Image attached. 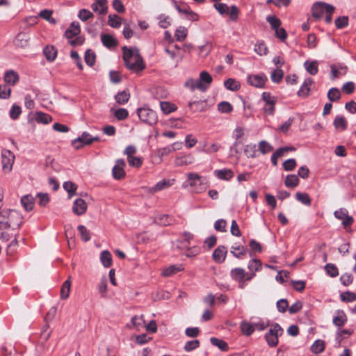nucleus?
I'll return each instance as SVG.
<instances>
[{
    "mask_svg": "<svg viewBox=\"0 0 356 356\" xmlns=\"http://www.w3.org/2000/svg\"><path fill=\"white\" fill-rule=\"evenodd\" d=\"M123 59L126 67L134 72H140L145 68V64L139 51L136 48H127L124 47Z\"/></svg>",
    "mask_w": 356,
    "mask_h": 356,
    "instance_id": "nucleus-1",
    "label": "nucleus"
},
{
    "mask_svg": "<svg viewBox=\"0 0 356 356\" xmlns=\"http://www.w3.org/2000/svg\"><path fill=\"white\" fill-rule=\"evenodd\" d=\"M78 17L81 21L86 22L88 19L92 18L94 17V15L92 12H90L88 10L81 9L79 12Z\"/></svg>",
    "mask_w": 356,
    "mask_h": 356,
    "instance_id": "nucleus-60",
    "label": "nucleus"
},
{
    "mask_svg": "<svg viewBox=\"0 0 356 356\" xmlns=\"http://www.w3.org/2000/svg\"><path fill=\"white\" fill-rule=\"evenodd\" d=\"M44 54L48 60L53 61L56 57L57 51L53 46H47L44 49Z\"/></svg>",
    "mask_w": 356,
    "mask_h": 356,
    "instance_id": "nucleus-44",
    "label": "nucleus"
},
{
    "mask_svg": "<svg viewBox=\"0 0 356 356\" xmlns=\"http://www.w3.org/2000/svg\"><path fill=\"white\" fill-rule=\"evenodd\" d=\"M88 208L87 203L81 198L74 200L72 206V211L77 216H81L86 212Z\"/></svg>",
    "mask_w": 356,
    "mask_h": 356,
    "instance_id": "nucleus-15",
    "label": "nucleus"
},
{
    "mask_svg": "<svg viewBox=\"0 0 356 356\" xmlns=\"http://www.w3.org/2000/svg\"><path fill=\"white\" fill-rule=\"evenodd\" d=\"M160 106L161 111L165 114H170L177 109V106H175V104L170 103L168 102H161Z\"/></svg>",
    "mask_w": 356,
    "mask_h": 356,
    "instance_id": "nucleus-43",
    "label": "nucleus"
},
{
    "mask_svg": "<svg viewBox=\"0 0 356 356\" xmlns=\"http://www.w3.org/2000/svg\"><path fill=\"white\" fill-rule=\"evenodd\" d=\"M137 114L143 122L149 125L157 122L158 118L156 112L149 108L143 107L137 110Z\"/></svg>",
    "mask_w": 356,
    "mask_h": 356,
    "instance_id": "nucleus-7",
    "label": "nucleus"
},
{
    "mask_svg": "<svg viewBox=\"0 0 356 356\" xmlns=\"http://www.w3.org/2000/svg\"><path fill=\"white\" fill-rule=\"evenodd\" d=\"M227 250V248L224 245H220L213 252V259L218 264H222L225 260Z\"/></svg>",
    "mask_w": 356,
    "mask_h": 356,
    "instance_id": "nucleus-16",
    "label": "nucleus"
},
{
    "mask_svg": "<svg viewBox=\"0 0 356 356\" xmlns=\"http://www.w3.org/2000/svg\"><path fill=\"white\" fill-rule=\"evenodd\" d=\"M313 83V80L311 78H307L305 80L303 84L298 91V95L299 97H307L309 92L310 91V86Z\"/></svg>",
    "mask_w": 356,
    "mask_h": 356,
    "instance_id": "nucleus-21",
    "label": "nucleus"
},
{
    "mask_svg": "<svg viewBox=\"0 0 356 356\" xmlns=\"http://www.w3.org/2000/svg\"><path fill=\"white\" fill-rule=\"evenodd\" d=\"M333 323L337 326V327H341L343 326L345 323L347 321V317L345 314V313H342L340 315H338L337 316H334L333 318Z\"/></svg>",
    "mask_w": 356,
    "mask_h": 356,
    "instance_id": "nucleus-62",
    "label": "nucleus"
},
{
    "mask_svg": "<svg viewBox=\"0 0 356 356\" xmlns=\"http://www.w3.org/2000/svg\"><path fill=\"white\" fill-rule=\"evenodd\" d=\"M254 50L259 56H264L268 53V48L263 42L255 44Z\"/></svg>",
    "mask_w": 356,
    "mask_h": 356,
    "instance_id": "nucleus-61",
    "label": "nucleus"
},
{
    "mask_svg": "<svg viewBox=\"0 0 356 356\" xmlns=\"http://www.w3.org/2000/svg\"><path fill=\"white\" fill-rule=\"evenodd\" d=\"M125 165V161L122 159L116 161L115 165L113 166L112 170L114 179H121L125 177V172L124 170Z\"/></svg>",
    "mask_w": 356,
    "mask_h": 356,
    "instance_id": "nucleus-13",
    "label": "nucleus"
},
{
    "mask_svg": "<svg viewBox=\"0 0 356 356\" xmlns=\"http://www.w3.org/2000/svg\"><path fill=\"white\" fill-rule=\"evenodd\" d=\"M108 24L113 28H119L121 25V18L117 15H110L108 17Z\"/></svg>",
    "mask_w": 356,
    "mask_h": 356,
    "instance_id": "nucleus-46",
    "label": "nucleus"
},
{
    "mask_svg": "<svg viewBox=\"0 0 356 356\" xmlns=\"http://www.w3.org/2000/svg\"><path fill=\"white\" fill-rule=\"evenodd\" d=\"M334 126L337 129L345 130L347 127V122L343 116L337 115L334 120Z\"/></svg>",
    "mask_w": 356,
    "mask_h": 356,
    "instance_id": "nucleus-34",
    "label": "nucleus"
},
{
    "mask_svg": "<svg viewBox=\"0 0 356 356\" xmlns=\"http://www.w3.org/2000/svg\"><path fill=\"white\" fill-rule=\"evenodd\" d=\"M11 89L7 85H0V99H7L10 97Z\"/></svg>",
    "mask_w": 356,
    "mask_h": 356,
    "instance_id": "nucleus-58",
    "label": "nucleus"
},
{
    "mask_svg": "<svg viewBox=\"0 0 356 356\" xmlns=\"http://www.w3.org/2000/svg\"><path fill=\"white\" fill-rule=\"evenodd\" d=\"M184 268L181 265H171L165 268L162 271V275L164 277H170L178 272L183 270Z\"/></svg>",
    "mask_w": 356,
    "mask_h": 356,
    "instance_id": "nucleus-25",
    "label": "nucleus"
},
{
    "mask_svg": "<svg viewBox=\"0 0 356 356\" xmlns=\"http://www.w3.org/2000/svg\"><path fill=\"white\" fill-rule=\"evenodd\" d=\"M170 298V294L168 291L164 290H158L152 293V299L155 301L161 300H168Z\"/></svg>",
    "mask_w": 356,
    "mask_h": 356,
    "instance_id": "nucleus-38",
    "label": "nucleus"
},
{
    "mask_svg": "<svg viewBox=\"0 0 356 356\" xmlns=\"http://www.w3.org/2000/svg\"><path fill=\"white\" fill-rule=\"evenodd\" d=\"M246 252L245 248L243 245L232 246L231 254L236 258H241Z\"/></svg>",
    "mask_w": 356,
    "mask_h": 356,
    "instance_id": "nucleus-52",
    "label": "nucleus"
},
{
    "mask_svg": "<svg viewBox=\"0 0 356 356\" xmlns=\"http://www.w3.org/2000/svg\"><path fill=\"white\" fill-rule=\"evenodd\" d=\"M210 342L213 346H217L222 351H227L229 350L227 343L222 339L211 337L210 339Z\"/></svg>",
    "mask_w": 356,
    "mask_h": 356,
    "instance_id": "nucleus-31",
    "label": "nucleus"
},
{
    "mask_svg": "<svg viewBox=\"0 0 356 356\" xmlns=\"http://www.w3.org/2000/svg\"><path fill=\"white\" fill-rule=\"evenodd\" d=\"M266 20L273 30L279 28L281 24V21L275 16L269 15L266 17Z\"/></svg>",
    "mask_w": 356,
    "mask_h": 356,
    "instance_id": "nucleus-63",
    "label": "nucleus"
},
{
    "mask_svg": "<svg viewBox=\"0 0 356 356\" xmlns=\"http://www.w3.org/2000/svg\"><path fill=\"white\" fill-rule=\"evenodd\" d=\"M334 10L335 8L332 5L322 1L314 3L312 7L313 17L321 19L325 15V21L327 24L332 22V15Z\"/></svg>",
    "mask_w": 356,
    "mask_h": 356,
    "instance_id": "nucleus-3",
    "label": "nucleus"
},
{
    "mask_svg": "<svg viewBox=\"0 0 356 356\" xmlns=\"http://www.w3.org/2000/svg\"><path fill=\"white\" fill-rule=\"evenodd\" d=\"M296 200L306 206H310L312 203L311 198L306 193L297 192L296 193Z\"/></svg>",
    "mask_w": 356,
    "mask_h": 356,
    "instance_id": "nucleus-41",
    "label": "nucleus"
},
{
    "mask_svg": "<svg viewBox=\"0 0 356 356\" xmlns=\"http://www.w3.org/2000/svg\"><path fill=\"white\" fill-rule=\"evenodd\" d=\"M284 76L283 70L281 68H276L271 74L270 78L273 82L279 83Z\"/></svg>",
    "mask_w": 356,
    "mask_h": 356,
    "instance_id": "nucleus-49",
    "label": "nucleus"
},
{
    "mask_svg": "<svg viewBox=\"0 0 356 356\" xmlns=\"http://www.w3.org/2000/svg\"><path fill=\"white\" fill-rule=\"evenodd\" d=\"M63 188L68 193L69 198H71L72 195H75L77 189L76 185L72 181L64 182Z\"/></svg>",
    "mask_w": 356,
    "mask_h": 356,
    "instance_id": "nucleus-45",
    "label": "nucleus"
},
{
    "mask_svg": "<svg viewBox=\"0 0 356 356\" xmlns=\"http://www.w3.org/2000/svg\"><path fill=\"white\" fill-rule=\"evenodd\" d=\"M261 99L264 102L263 106L264 112L266 115H273L275 112L276 98L272 96L270 92H264L261 94Z\"/></svg>",
    "mask_w": 356,
    "mask_h": 356,
    "instance_id": "nucleus-8",
    "label": "nucleus"
},
{
    "mask_svg": "<svg viewBox=\"0 0 356 356\" xmlns=\"http://www.w3.org/2000/svg\"><path fill=\"white\" fill-rule=\"evenodd\" d=\"M29 40V35L24 32H20L15 38V44L17 47H25L28 45Z\"/></svg>",
    "mask_w": 356,
    "mask_h": 356,
    "instance_id": "nucleus-23",
    "label": "nucleus"
},
{
    "mask_svg": "<svg viewBox=\"0 0 356 356\" xmlns=\"http://www.w3.org/2000/svg\"><path fill=\"white\" fill-rule=\"evenodd\" d=\"M225 87L232 91H236L239 89L240 85L234 79H228L224 83Z\"/></svg>",
    "mask_w": 356,
    "mask_h": 356,
    "instance_id": "nucleus-50",
    "label": "nucleus"
},
{
    "mask_svg": "<svg viewBox=\"0 0 356 356\" xmlns=\"http://www.w3.org/2000/svg\"><path fill=\"white\" fill-rule=\"evenodd\" d=\"M81 32L79 23L73 22L71 23L70 27L66 30L65 35L69 39V43L72 46L81 45L84 42V38L79 36Z\"/></svg>",
    "mask_w": 356,
    "mask_h": 356,
    "instance_id": "nucleus-5",
    "label": "nucleus"
},
{
    "mask_svg": "<svg viewBox=\"0 0 356 356\" xmlns=\"http://www.w3.org/2000/svg\"><path fill=\"white\" fill-rule=\"evenodd\" d=\"M98 137H92L89 133L85 131L81 136L78 137L72 141V145L76 149H81L85 145H90L94 141H98Z\"/></svg>",
    "mask_w": 356,
    "mask_h": 356,
    "instance_id": "nucleus-10",
    "label": "nucleus"
},
{
    "mask_svg": "<svg viewBox=\"0 0 356 356\" xmlns=\"http://www.w3.org/2000/svg\"><path fill=\"white\" fill-rule=\"evenodd\" d=\"M242 333L245 336H250L254 331L253 323L247 321H242L240 325Z\"/></svg>",
    "mask_w": 356,
    "mask_h": 356,
    "instance_id": "nucleus-29",
    "label": "nucleus"
},
{
    "mask_svg": "<svg viewBox=\"0 0 356 356\" xmlns=\"http://www.w3.org/2000/svg\"><path fill=\"white\" fill-rule=\"evenodd\" d=\"M98 291L102 297H105L107 293V278L103 276L101 279L100 283L98 285Z\"/></svg>",
    "mask_w": 356,
    "mask_h": 356,
    "instance_id": "nucleus-51",
    "label": "nucleus"
},
{
    "mask_svg": "<svg viewBox=\"0 0 356 356\" xmlns=\"http://www.w3.org/2000/svg\"><path fill=\"white\" fill-rule=\"evenodd\" d=\"M85 61L87 65L92 66L95 62V54L90 49H88L85 54Z\"/></svg>",
    "mask_w": 356,
    "mask_h": 356,
    "instance_id": "nucleus-64",
    "label": "nucleus"
},
{
    "mask_svg": "<svg viewBox=\"0 0 356 356\" xmlns=\"http://www.w3.org/2000/svg\"><path fill=\"white\" fill-rule=\"evenodd\" d=\"M100 260L102 265L108 268L112 265V255L108 250H104L101 253Z\"/></svg>",
    "mask_w": 356,
    "mask_h": 356,
    "instance_id": "nucleus-28",
    "label": "nucleus"
},
{
    "mask_svg": "<svg viewBox=\"0 0 356 356\" xmlns=\"http://www.w3.org/2000/svg\"><path fill=\"white\" fill-rule=\"evenodd\" d=\"M325 270L327 274L332 277H335L339 275L338 268L333 264H327L325 266Z\"/></svg>",
    "mask_w": 356,
    "mask_h": 356,
    "instance_id": "nucleus-55",
    "label": "nucleus"
},
{
    "mask_svg": "<svg viewBox=\"0 0 356 356\" xmlns=\"http://www.w3.org/2000/svg\"><path fill=\"white\" fill-rule=\"evenodd\" d=\"M91 7L95 12L99 15H105L108 11L107 0H95Z\"/></svg>",
    "mask_w": 356,
    "mask_h": 356,
    "instance_id": "nucleus-17",
    "label": "nucleus"
},
{
    "mask_svg": "<svg viewBox=\"0 0 356 356\" xmlns=\"http://www.w3.org/2000/svg\"><path fill=\"white\" fill-rule=\"evenodd\" d=\"M220 148V145L218 143H213L210 146H207V145L205 143L202 151L207 154H211L218 152Z\"/></svg>",
    "mask_w": 356,
    "mask_h": 356,
    "instance_id": "nucleus-59",
    "label": "nucleus"
},
{
    "mask_svg": "<svg viewBox=\"0 0 356 356\" xmlns=\"http://www.w3.org/2000/svg\"><path fill=\"white\" fill-rule=\"evenodd\" d=\"M194 162V157L191 154H186L177 156L175 160L177 166H185L192 164Z\"/></svg>",
    "mask_w": 356,
    "mask_h": 356,
    "instance_id": "nucleus-20",
    "label": "nucleus"
},
{
    "mask_svg": "<svg viewBox=\"0 0 356 356\" xmlns=\"http://www.w3.org/2000/svg\"><path fill=\"white\" fill-rule=\"evenodd\" d=\"M248 268L250 271L255 273L261 270V262L259 259H254L249 262Z\"/></svg>",
    "mask_w": 356,
    "mask_h": 356,
    "instance_id": "nucleus-54",
    "label": "nucleus"
},
{
    "mask_svg": "<svg viewBox=\"0 0 356 356\" xmlns=\"http://www.w3.org/2000/svg\"><path fill=\"white\" fill-rule=\"evenodd\" d=\"M218 109L220 113H229L232 111L233 107L228 102H221L218 105Z\"/></svg>",
    "mask_w": 356,
    "mask_h": 356,
    "instance_id": "nucleus-56",
    "label": "nucleus"
},
{
    "mask_svg": "<svg viewBox=\"0 0 356 356\" xmlns=\"http://www.w3.org/2000/svg\"><path fill=\"white\" fill-rule=\"evenodd\" d=\"M21 203L26 211H30L34 207V197L31 195H24L21 198Z\"/></svg>",
    "mask_w": 356,
    "mask_h": 356,
    "instance_id": "nucleus-22",
    "label": "nucleus"
},
{
    "mask_svg": "<svg viewBox=\"0 0 356 356\" xmlns=\"http://www.w3.org/2000/svg\"><path fill=\"white\" fill-rule=\"evenodd\" d=\"M211 82V76L207 72L202 71L200 74L199 79H190L187 80L184 83V86L190 88L191 90L197 89L202 92H204L209 88Z\"/></svg>",
    "mask_w": 356,
    "mask_h": 356,
    "instance_id": "nucleus-4",
    "label": "nucleus"
},
{
    "mask_svg": "<svg viewBox=\"0 0 356 356\" xmlns=\"http://www.w3.org/2000/svg\"><path fill=\"white\" fill-rule=\"evenodd\" d=\"M101 40L102 44L108 48H112L117 45L116 40L111 35L102 34L101 35Z\"/></svg>",
    "mask_w": 356,
    "mask_h": 356,
    "instance_id": "nucleus-26",
    "label": "nucleus"
},
{
    "mask_svg": "<svg viewBox=\"0 0 356 356\" xmlns=\"http://www.w3.org/2000/svg\"><path fill=\"white\" fill-rule=\"evenodd\" d=\"M325 350V342L323 340H316L311 347V350L314 354H318Z\"/></svg>",
    "mask_w": 356,
    "mask_h": 356,
    "instance_id": "nucleus-40",
    "label": "nucleus"
},
{
    "mask_svg": "<svg viewBox=\"0 0 356 356\" xmlns=\"http://www.w3.org/2000/svg\"><path fill=\"white\" fill-rule=\"evenodd\" d=\"M188 35V30L184 26H180L175 31V37L177 41H184Z\"/></svg>",
    "mask_w": 356,
    "mask_h": 356,
    "instance_id": "nucleus-39",
    "label": "nucleus"
},
{
    "mask_svg": "<svg viewBox=\"0 0 356 356\" xmlns=\"http://www.w3.org/2000/svg\"><path fill=\"white\" fill-rule=\"evenodd\" d=\"M188 106L194 112H202L206 109L207 103L204 101H194L190 102Z\"/></svg>",
    "mask_w": 356,
    "mask_h": 356,
    "instance_id": "nucleus-27",
    "label": "nucleus"
},
{
    "mask_svg": "<svg viewBox=\"0 0 356 356\" xmlns=\"http://www.w3.org/2000/svg\"><path fill=\"white\" fill-rule=\"evenodd\" d=\"M244 154L248 158H255L257 157V149L255 144H248L244 147Z\"/></svg>",
    "mask_w": 356,
    "mask_h": 356,
    "instance_id": "nucleus-35",
    "label": "nucleus"
},
{
    "mask_svg": "<svg viewBox=\"0 0 356 356\" xmlns=\"http://www.w3.org/2000/svg\"><path fill=\"white\" fill-rule=\"evenodd\" d=\"M304 65L305 67V69L307 71L311 74V75H315L318 73V63L316 60L309 62L306 61L304 63Z\"/></svg>",
    "mask_w": 356,
    "mask_h": 356,
    "instance_id": "nucleus-42",
    "label": "nucleus"
},
{
    "mask_svg": "<svg viewBox=\"0 0 356 356\" xmlns=\"http://www.w3.org/2000/svg\"><path fill=\"white\" fill-rule=\"evenodd\" d=\"M130 98V94L127 90H123L118 92L115 96V99L119 104H126Z\"/></svg>",
    "mask_w": 356,
    "mask_h": 356,
    "instance_id": "nucleus-36",
    "label": "nucleus"
},
{
    "mask_svg": "<svg viewBox=\"0 0 356 356\" xmlns=\"http://www.w3.org/2000/svg\"><path fill=\"white\" fill-rule=\"evenodd\" d=\"M200 341L197 339L188 341L185 343L184 350L186 352L192 351L200 346Z\"/></svg>",
    "mask_w": 356,
    "mask_h": 356,
    "instance_id": "nucleus-57",
    "label": "nucleus"
},
{
    "mask_svg": "<svg viewBox=\"0 0 356 356\" xmlns=\"http://www.w3.org/2000/svg\"><path fill=\"white\" fill-rule=\"evenodd\" d=\"M4 81L6 83L14 86L19 81V75L14 70H8L5 73Z\"/></svg>",
    "mask_w": 356,
    "mask_h": 356,
    "instance_id": "nucleus-24",
    "label": "nucleus"
},
{
    "mask_svg": "<svg viewBox=\"0 0 356 356\" xmlns=\"http://www.w3.org/2000/svg\"><path fill=\"white\" fill-rule=\"evenodd\" d=\"M230 275L233 280L238 282L239 287L243 289L244 287L245 277L246 275L245 270L241 268H236L231 270Z\"/></svg>",
    "mask_w": 356,
    "mask_h": 356,
    "instance_id": "nucleus-14",
    "label": "nucleus"
},
{
    "mask_svg": "<svg viewBox=\"0 0 356 356\" xmlns=\"http://www.w3.org/2000/svg\"><path fill=\"white\" fill-rule=\"evenodd\" d=\"M15 161V155L8 149H3L1 152L2 170L5 173L10 172L13 169Z\"/></svg>",
    "mask_w": 356,
    "mask_h": 356,
    "instance_id": "nucleus-9",
    "label": "nucleus"
},
{
    "mask_svg": "<svg viewBox=\"0 0 356 356\" xmlns=\"http://www.w3.org/2000/svg\"><path fill=\"white\" fill-rule=\"evenodd\" d=\"M332 69V79H335L342 75L346 74L347 71V67L346 66H339L337 67L335 65H332L331 67Z\"/></svg>",
    "mask_w": 356,
    "mask_h": 356,
    "instance_id": "nucleus-32",
    "label": "nucleus"
},
{
    "mask_svg": "<svg viewBox=\"0 0 356 356\" xmlns=\"http://www.w3.org/2000/svg\"><path fill=\"white\" fill-rule=\"evenodd\" d=\"M70 277L63 284L60 289V297L62 299H66L68 298L70 288H71V282L70 280Z\"/></svg>",
    "mask_w": 356,
    "mask_h": 356,
    "instance_id": "nucleus-37",
    "label": "nucleus"
},
{
    "mask_svg": "<svg viewBox=\"0 0 356 356\" xmlns=\"http://www.w3.org/2000/svg\"><path fill=\"white\" fill-rule=\"evenodd\" d=\"M267 80V76L264 74L261 73L258 74H250L248 76L247 82L248 84L255 88H263Z\"/></svg>",
    "mask_w": 356,
    "mask_h": 356,
    "instance_id": "nucleus-12",
    "label": "nucleus"
},
{
    "mask_svg": "<svg viewBox=\"0 0 356 356\" xmlns=\"http://www.w3.org/2000/svg\"><path fill=\"white\" fill-rule=\"evenodd\" d=\"M23 222V217L16 210L3 209L0 211V229H16Z\"/></svg>",
    "mask_w": 356,
    "mask_h": 356,
    "instance_id": "nucleus-2",
    "label": "nucleus"
},
{
    "mask_svg": "<svg viewBox=\"0 0 356 356\" xmlns=\"http://www.w3.org/2000/svg\"><path fill=\"white\" fill-rule=\"evenodd\" d=\"M258 148L263 154H266L273 149V146L266 140L260 141L258 145Z\"/></svg>",
    "mask_w": 356,
    "mask_h": 356,
    "instance_id": "nucleus-47",
    "label": "nucleus"
},
{
    "mask_svg": "<svg viewBox=\"0 0 356 356\" xmlns=\"http://www.w3.org/2000/svg\"><path fill=\"white\" fill-rule=\"evenodd\" d=\"M35 115V121L38 123L47 124L52 121V118L50 115L42 112H37Z\"/></svg>",
    "mask_w": 356,
    "mask_h": 356,
    "instance_id": "nucleus-30",
    "label": "nucleus"
},
{
    "mask_svg": "<svg viewBox=\"0 0 356 356\" xmlns=\"http://www.w3.org/2000/svg\"><path fill=\"white\" fill-rule=\"evenodd\" d=\"M334 216L338 220H341V224L344 228L351 226L354 222V219L348 215V211L345 208H341L334 212Z\"/></svg>",
    "mask_w": 356,
    "mask_h": 356,
    "instance_id": "nucleus-11",
    "label": "nucleus"
},
{
    "mask_svg": "<svg viewBox=\"0 0 356 356\" xmlns=\"http://www.w3.org/2000/svg\"><path fill=\"white\" fill-rule=\"evenodd\" d=\"M52 10H42L40 12L39 16L45 20L49 22L51 24H56V21L54 18L51 17L52 15Z\"/></svg>",
    "mask_w": 356,
    "mask_h": 356,
    "instance_id": "nucleus-53",
    "label": "nucleus"
},
{
    "mask_svg": "<svg viewBox=\"0 0 356 356\" xmlns=\"http://www.w3.org/2000/svg\"><path fill=\"white\" fill-rule=\"evenodd\" d=\"M327 98L331 102H336L341 98L340 90L337 88H332L327 92Z\"/></svg>",
    "mask_w": 356,
    "mask_h": 356,
    "instance_id": "nucleus-48",
    "label": "nucleus"
},
{
    "mask_svg": "<svg viewBox=\"0 0 356 356\" xmlns=\"http://www.w3.org/2000/svg\"><path fill=\"white\" fill-rule=\"evenodd\" d=\"M284 184L288 188H295L299 184V179L296 175H289L286 177Z\"/></svg>",
    "mask_w": 356,
    "mask_h": 356,
    "instance_id": "nucleus-33",
    "label": "nucleus"
},
{
    "mask_svg": "<svg viewBox=\"0 0 356 356\" xmlns=\"http://www.w3.org/2000/svg\"><path fill=\"white\" fill-rule=\"evenodd\" d=\"M174 179H163L159 181L154 186L149 188V192L152 193L166 189L173 184Z\"/></svg>",
    "mask_w": 356,
    "mask_h": 356,
    "instance_id": "nucleus-18",
    "label": "nucleus"
},
{
    "mask_svg": "<svg viewBox=\"0 0 356 356\" xmlns=\"http://www.w3.org/2000/svg\"><path fill=\"white\" fill-rule=\"evenodd\" d=\"M213 174L219 179L225 181H229L234 177V172L227 168L216 170Z\"/></svg>",
    "mask_w": 356,
    "mask_h": 356,
    "instance_id": "nucleus-19",
    "label": "nucleus"
},
{
    "mask_svg": "<svg viewBox=\"0 0 356 356\" xmlns=\"http://www.w3.org/2000/svg\"><path fill=\"white\" fill-rule=\"evenodd\" d=\"M190 186L193 191L199 193L203 190L202 177L196 172L187 174V180L184 183L183 186Z\"/></svg>",
    "mask_w": 356,
    "mask_h": 356,
    "instance_id": "nucleus-6",
    "label": "nucleus"
}]
</instances>
